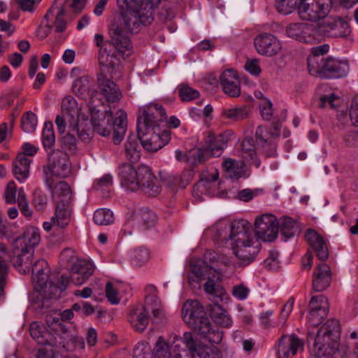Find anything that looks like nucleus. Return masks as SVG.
Returning a JSON list of instances; mask_svg holds the SVG:
<instances>
[{"mask_svg": "<svg viewBox=\"0 0 358 358\" xmlns=\"http://www.w3.org/2000/svg\"><path fill=\"white\" fill-rule=\"evenodd\" d=\"M71 162L68 153L55 149L48 154V163L43 166L45 182L55 199V216L52 222L64 228L69 223L72 210V192L65 181L55 182L53 177L65 178L71 173Z\"/></svg>", "mask_w": 358, "mask_h": 358, "instance_id": "1", "label": "nucleus"}, {"mask_svg": "<svg viewBox=\"0 0 358 358\" xmlns=\"http://www.w3.org/2000/svg\"><path fill=\"white\" fill-rule=\"evenodd\" d=\"M231 245L234 254L243 266L251 263L260 250V243L254 234L251 224L245 220L231 222Z\"/></svg>", "mask_w": 358, "mask_h": 358, "instance_id": "2", "label": "nucleus"}, {"mask_svg": "<svg viewBox=\"0 0 358 358\" xmlns=\"http://www.w3.org/2000/svg\"><path fill=\"white\" fill-rule=\"evenodd\" d=\"M161 1L117 0L125 28L131 33H138L142 25L150 24Z\"/></svg>", "mask_w": 358, "mask_h": 358, "instance_id": "3", "label": "nucleus"}, {"mask_svg": "<svg viewBox=\"0 0 358 358\" xmlns=\"http://www.w3.org/2000/svg\"><path fill=\"white\" fill-rule=\"evenodd\" d=\"M89 122L99 135L108 136L113 129V142L117 145L123 140L127 127V113H85Z\"/></svg>", "mask_w": 358, "mask_h": 358, "instance_id": "4", "label": "nucleus"}, {"mask_svg": "<svg viewBox=\"0 0 358 358\" xmlns=\"http://www.w3.org/2000/svg\"><path fill=\"white\" fill-rule=\"evenodd\" d=\"M315 327H318L315 336V357H324L340 346L341 328L339 321L329 319L326 321H315Z\"/></svg>", "mask_w": 358, "mask_h": 358, "instance_id": "5", "label": "nucleus"}, {"mask_svg": "<svg viewBox=\"0 0 358 358\" xmlns=\"http://www.w3.org/2000/svg\"><path fill=\"white\" fill-rule=\"evenodd\" d=\"M262 117L264 120L271 122L273 131L269 133L262 126L257 127L255 133L257 151L262 152L266 157H273L277 148L275 138L280 135V128L285 115L282 113H262Z\"/></svg>", "mask_w": 358, "mask_h": 358, "instance_id": "6", "label": "nucleus"}, {"mask_svg": "<svg viewBox=\"0 0 358 358\" xmlns=\"http://www.w3.org/2000/svg\"><path fill=\"white\" fill-rule=\"evenodd\" d=\"M190 273L191 275L188 276L189 283L207 280L203 288L208 294L219 296L222 294V289L215 285V282L220 279L219 273L205 261L192 259L190 262Z\"/></svg>", "mask_w": 358, "mask_h": 358, "instance_id": "7", "label": "nucleus"}, {"mask_svg": "<svg viewBox=\"0 0 358 358\" xmlns=\"http://www.w3.org/2000/svg\"><path fill=\"white\" fill-rule=\"evenodd\" d=\"M182 317L183 321L199 334H206L210 330V321L198 300H188L184 303Z\"/></svg>", "mask_w": 358, "mask_h": 358, "instance_id": "8", "label": "nucleus"}, {"mask_svg": "<svg viewBox=\"0 0 358 358\" xmlns=\"http://www.w3.org/2000/svg\"><path fill=\"white\" fill-rule=\"evenodd\" d=\"M58 311H53L45 315L48 327L57 334L62 341L59 345L66 351L73 350L76 347L84 348V341L82 337L76 336L69 330V327L63 323Z\"/></svg>", "mask_w": 358, "mask_h": 358, "instance_id": "9", "label": "nucleus"}, {"mask_svg": "<svg viewBox=\"0 0 358 358\" xmlns=\"http://www.w3.org/2000/svg\"><path fill=\"white\" fill-rule=\"evenodd\" d=\"M315 73L322 79H336L345 77L350 71L348 60H340L332 57L317 58Z\"/></svg>", "mask_w": 358, "mask_h": 358, "instance_id": "10", "label": "nucleus"}, {"mask_svg": "<svg viewBox=\"0 0 358 358\" xmlns=\"http://www.w3.org/2000/svg\"><path fill=\"white\" fill-rule=\"evenodd\" d=\"M73 92L83 99H90V112H100L98 108L102 105V99L97 97L101 94L96 90V84L93 78L83 76L74 80L72 85Z\"/></svg>", "mask_w": 358, "mask_h": 358, "instance_id": "11", "label": "nucleus"}, {"mask_svg": "<svg viewBox=\"0 0 358 358\" xmlns=\"http://www.w3.org/2000/svg\"><path fill=\"white\" fill-rule=\"evenodd\" d=\"M110 40L103 43V36L96 34L94 41L96 45L99 47L106 48L107 44L112 45L122 55L127 51H131V44L129 37L122 27V25L113 21L108 29Z\"/></svg>", "mask_w": 358, "mask_h": 358, "instance_id": "12", "label": "nucleus"}, {"mask_svg": "<svg viewBox=\"0 0 358 358\" xmlns=\"http://www.w3.org/2000/svg\"><path fill=\"white\" fill-rule=\"evenodd\" d=\"M278 232V221L272 214H264L255 220L254 234L257 241L271 242Z\"/></svg>", "mask_w": 358, "mask_h": 358, "instance_id": "13", "label": "nucleus"}, {"mask_svg": "<svg viewBox=\"0 0 358 358\" xmlns=\"http://www.w3.org/2000/svg\"><path fill=\"white\" fill-rule=\"evenodd\" d=\"M138 139L148 152H157L170 141V134L166 131H137Z\"/></svg>", "mask_w": 358, "mask_h": 358, "instance_id": "14", "label": "nucleus"}, {"mask_svg": "<svg viewBox=\"0 0 358 358\" xmlns=\"http://www.w3.org/2000/svg\"><path fill=\"white\" fill-rule=\"evenodd\" d=\"M138 189L145 194L155 196L161 192V186L157 178L154 176L150 168L146 165L138 166Z\"/></svg>", "mask_w": 358, "mask_h": 358, "instance_id": "15", "label": "nucleus"}, {"mask_svg": "<svg viewBox=\"0 0 358 358\" xmlns=\"http://www.w3.org/2000/svg\"><path fill=\"white\" fill-rule=\"evenodd\" d=\"M166 125V113H140L137 118V131H164Z\"/></svg>", "mask_w": 358, "mask_h": 358, "instance_id": "16", "label": "nucleus"}, {"mask_svg": "<svg viewBox=\"0 0 358 358\" xmlns=\"http://www.w3.org/2000/svg\"><path fill=\"white\" fill-rule=\"evenodd\" d=\"M254 44L259 54L267 57L278 54L282 48L280 41L273 34L267 33L257 35Z\"/></svg>", "mask_w": 358, "mask_h": 358, "instance_id": "17", "label": "nucleus"}, {"mask_svg": "<svg viewBox=\"0 0 358 358\" xmlns=\"http://www.w3.org/2000/svg\"><path fill=\"white\" fill-rule=\"evenodd\" d=\"M303 343L295 334H283L277 343V355L278 358H289L295 355L298 350L303 348Z\"/></svg>", "mask_w": 358, "mask_h": 358, "instance_id": "18", "label": "nucleus"}, {"mask_svg": "<svg viewBox=\"0 0 358 358\" xmlns=\"http://www.w3.org/2000/svg\"><path fill=\"white\" fill-rule=\"evenodd\" d=\"M87 120L88 117L85 118V113H62L57 116L55 124L58 132L64 134L67 124L73 131V129H78L79 126L83 127V123L87 126Z\"/></svg>", "mask_w": 358, "mask_h": 358, "instance_id": "19", "label": "nucleus"}, {"mask_svg": "<svg viewBox=\"0 0 358 358\" xmlns=\"http://www.w3.org/2000/svg\"><path fill=\"white\" fill-rule=\"evenodd\" d=\"M93 272L94 268L90 262L78 259L71 268V281L76 285H80L92 275Z\"/></svg>", "mask_w": 358, "mask_h": 358, "instance_id": "20", "label": "nucleus"}, {"mask_svg": "<svg viewBox=\"0 0 358 358\" xmlns=\"http://www.w3.org/2000/svg\"><path fill=\"white\" fill-rule=\"evenodd\" d=\"M220 84L225 94L231 97H237L241 94L240 80L236 72L227 69L220 77Z\"/></svg>", "mask_w": 358, "mask_h": 358, "instance_id": "21", "label": "nucleus"}, {"mask_svg": "<svg viewBox=\"0 0 358 358\" xmlns=\"http://www.w3.org/2000/svg\"><path fill=\"white\" fill-rule=\"evenodd\" d=\"M113 76H97L98 83L108 103H114L118 101L122 97V92L118 86L112 80Z\"/></svg>", "mask_w": 358, "mask_h": 358, "instance_id": "22", "label": "nucleus"}, {"mask_svg": "<svg viewBox=\"0 0 358 358\" xmlns=\"http://www.w3.org/2000/svg\"><path fill=\"white\" fill-rule=\"evenodd\" d=\"M119 176L122 186L131 192L138 189V168L134 169L133 165L129 163L122 164L119 167Z\"/></svg>", "mask_w": 358, "mask_h": 358, "instance_id": "23", "label": "nucleus"}, {"mask_svg": "<svg viewBox=\"0 0 358 358\" xmlns=\"http://www.w3.org/2000/svg\"><path fill=\"white\" fill-rule=\"evenodd\" d=\"M40 241L41 234L39 229L35 227H29L21 236L15 238L13 246L14 248L22 247L34 251L35 247L39 244Z\"/></svg>", "mask_w": 358, "mask_h": 358, "instance_id": "24", "label": "nucleus"}, {"mask_svg": "<svg viewBox=\"0 0 358 358\" xmlns=\"http://www.w3.org/2000/svg\"><path fill=\"white\" fill-rule=\"evenodd\" d=\"M99 63L100 66V73L98 76H109L112 77L116 72L118 66V60L116 57L108 52L107 48L101 47L99 53Z\"/></svg>", "mask_w": 358, "mask_h": 358, "instance_id": "25", "label": "nucleus"}, {"mask_svg": "<svg viewBox=\"0 0 358 358\" xmlns=\"http://www.w3.org/2000/svg\"><path fill=\"white\" fill-rule=\"evenodd\" d=\"M20 250V252L11 259L13 266L20 273H27L31 271L33 262L34 251L31 249H26L22 247L15 248Z\"/></svg>", "mask_w": 358, "mask_h": 358, "instance_id": "26", "label": "nucleus"}, {"mask_svg": "<svg viewBox=\"0 0 358 358\" xmlns=\"http://www.w3.org/2000/svg\"><path fill=\"white\" fill-rule=\"evenodd\" d=\"M331 281V271L327 264L322 263L317 265L315 271V292H322L326 289Z\"/></svg>", "mask_w": 358, "mask_h": 358, "instance_id": "27", "label": "nucleus"}, {"mask_svg": "<svg viewBox=\"0 0 358 358\" xmlns=\"http://www.w3.org/2000/svg\"><path fill=\"white\" fill-rule=\"evenodd\" d=\"M33 281L40 287L46 286L49 278L50 268L44 259L36 260L31 266Z\"/></svg>", "mask_w": 358, "mask_h": 358, "instance_id": "28", "label": "nucleus"}, {"mask_svg": "<svg viewBox=\"0 0 358 358\" xmlns=\"http://www.w3.org/2000/svg\"><path fill=\"white\" fill-rule=\"evenodd\" d=\"M149 312L143 307L136 308L131 310L129 321L132 327L138 332L143 331L149 323Z\"/></svg>", "mask_w": 358, "mask_h": 358, "instance_id": "29", "label": "nucleus"}, {"mask_svg": "<svg viewBox=\"0 0 358 358\" xmlns=\"http://www.w3.org/2000/svg\"><path fill=\"white\" fill-rule=\"evenodd\" d=\"M227 139L225 136L220 134L215 136L212 133H209L205 139V148L210 156L219 157L222 150L227 147Z\"/></svg>", "mask_w": 358, "mask_h": 358, "instance_id": "30", "label": "nucleus"}, {"mask_svg": "<svg viewBox=\"0 0 358 358\" xmlns=\"http://www.w3.org/2000/svg\"><path fill=\"white\" fill-rule=\"evenodd\" d=\"M31 160L24 155L18 154L13 162V172L15 178L22 181L29 175V165Z\"/></svg>", "mask_w": 358, "mask_h": 358, "instance_id": "31", "label": "nucleus"}, {"mask_svg": "<svg viewBox=\"0 0 358 358\" xmlns=\"http://www.w3.org/2000/svg\"><path fill=\"white\" fill-rule=\"evenodd\" d=\"M278 228L285 241L300 232L299 223L289 217L280 218L278 222Z\"/></svg>", "mask_w": 358, "mask_h": 358, "instance_id": "32", "label": "nucleus"}, {"mask_svg": "<svg viewBox=\"0 0 358 358\" xmlns=\"http://www.w3.org/2000/svg\"><path fill=\"white\" fill-rule=\"evenodd\" d=\"M170 343L163 336H159L153 348L154 358H181L180 352L171 354Z\"/></svg>", "mask_w": 358, "mask_h": 358, "instance_id": "33", "label": "nucleus"}, {"mask_svg": "<svg viewBox=\"0 0 358 358\" xmlns=\"http://www.w3.org/2000/svg\"><path fill=\"white\" fill-rule=\"evenodd\" d=\"M29 332L31 336L40 345H50L52 335L50 332L41 326L36 322L30 324Z\"/></svg>", "mask_w": 358, "mask_h": 358, "instance_id": "34", "label": "nucleus"}, {"mask_svg": "<svg viewBox=\"0 0 358 358\" xmlns=\"http://www.w3.org/2000/svg\"><path fill=\"white\" fill-rule=\"evenodd\" d=\"M350 33L351 29L347 21L341 17L333 16L329 37H345Z\"/></svg>", "mask_w": 358, "mask_h": 358, "instance_id": "35", "label": "nucleus"}, {"mask_svg": "<svg viewBox=\"0 0 358 358\" xmlns=\"http://www.w3.org/2000/svg\"><path fill=\"white\" fill-rule=\"evenodd\" d=\"M138 141L136 135L130 134L124 145L126 157L132 163L138 162L141 157Z\"/></svg>", "mask_w": 358, "mask_h": 358, "instance_id": "36", "label": "nucleus"}, {"mask_svg": "<svg viewBox=\"0 0 358 358\" xmlns=\"http://www.w3.org/2000/svg\"><path fill=\"white\" fill-rule=\"evenodd\" d=\"M210 317L218 325L223 327H229L232 320L226 310L217 303L210 308Z\"/></svg>", "mask_w": 358, "mask_h": 358, "instance_id": "37", "label": "nucleus"}, {"mask_svg": "<svg viewBox=\"0 0 358 358\" xmlns=\"http://www.w3.org/2000/svg\"><path fill=\"white\" fill-rule=\"evenodd\" d=\"M333 16L316 19L315 15V39L317 37H329Z\"/></svg>", "mask_w": 358, "mask_h": 358, "instance_id": "38", "label": "nucleus"}, {"mask_svg": "<svg viewBox=\"0 0 358 358\" xmlns=\"http://www.w3.org/2000/svg\"><path fill=\"white\" fill-rule=\"evenodd\" d=\"M329 313V303L327 298L319 294L315 296V321L320 320V323L322 320H325Z\"/></svg>", "mask_w": 358, "mask_h": 358, "instance_id": "39", "label": "nucleus"}, {"mask_svg": "<svg viewBox=\"0 0 358 358\" xmlns=\"http://www.w3.org/2000/svg\"><path fill=\"white\" fill-rule=\"evenodd\" d=\"M156 220L155 213L148 208L140 210L137 215L138 224L142 230H146L153 227Z\"/></svg>", "mask_w": 358, "mask_h": 358, "instance_id": "40", "label": "nucleus"}, {"mask_svg": "<svg viewBox=\"0 0 358 358\" xmlns=\"http://www.w3.org/2000/svg\"><path fill=\"white\" fill-rule=\"evenodd\" d=\"M8 252L4 243H0V299L4 296V287L7 285L8 266L3 258V255Z\"/></svg>", "mask_w": 358, "mask_h": 358, "instance_id": "41", "label": "nucleus"}, {"mask_svg": "<svg viewBox=\"0 0 358 358\" xmlns=\"http://www.w3.org/2000/svg\"><path fill=\"white\" fill-rule=\"evenodd\" d=\"M53 16L50 18H54V21L51 23L52 28H55V31L57 33H62L66 29V21L64 19V16L66 14L65 6L63 5L61 7H55Z\"/></svg>", "mask_w": 358, "mask_h": 358, "instance_id": "42", "label": "nucleus"}, {"mask_svg": "<svg viewBox=\"0 0 358 358\" xmlns=\"http://www.w3.org/2000/svg\"><path fill=\"white\" fill-rule=\"evenodd\" d=\"M315 254L321 261H325L329 256V252L326 240L315 231Z\"/></svg>", "mask_w": 358, "mask_h": 358, "instance_id": "43", "label": "nucleus"}, {"mask_svg": "<svg viewBox=\"0 0 358 358\" xmlns=\"http://www.w3.org/2000/svg\"><path fill=\"white\" fill-rule=\"evenodd\" d=\"M55 6H52L45 15H44L41 24L38 27L37 29V35L41 38L43 39L46 38L50 33L52 29V24L50 22V19L51 16H53V13L55 12Z\"/></svg>", "mask_w": 358, "mask_h": 358, "instance_id": "44", "label": "nucleus"}, {"mask_svg": "<svg viewBox=\"0 0 358 358\" xmlns=\"http://www.w3.org/2000/svg\"><path fill=\"white\" fill-rule=\"evenodd\" d=\"M60 150L63 152L74 155L77 150V143L75 136L69 133L62 135L58 141Z\"/></svg>", "mask_w": 358, "mask_h": 358, "instance_id": "45", "label": "nucleus"}, {"mask_svg": "<svg viewBox=\"0 0 358 358\" xmlns=\"http://www.w3.org/2000/svg\"><path fill=\"white\" fill-rule=\"evenodd\" d=\"M312 0H300L298 2L296 10L299 17L304 21H313V8L311 7Z\"/></svg>", "mask_w": 358, "mask_h": 358, "instance_id": "46", "label": "nucleus"}, {"mask_svg": "<svg viewBox=\"0 0 358 358\" xmlns=\"http://www.w3.org/2000/svg\"><path fill=\"white\" fill-rule=\"evenodd\" d=\"M241 150L243 157L246 160L254 159L257 155V143L255 145L252 138L246 137L242 141Z\"/></svg>", "mask_w": 358, "mask_h": 358, "instance_id": "47", "label": "nucleus"}, {"mask_svg": "<svg viewBox=\"0 0 358 358\" xmlns=\"http://www.w3.org/2000/svg\"><path fill=\"white\" fill-rule=\"evenodd\" d=\"M93 220L98 225H108L114 222V216L110 210L101 208L94 212Z\"/></svg>", "mask_w": 358, "mask_h": 358, "instance_id": "48", "label": "nucleus"}, {"mask_svg": "<svg viewBox=\"0 0 358 358\" xmlns=\"http://www.w3.org/2000/svg\"><path fill=\"white\" fill-rule=\"evenodd\" d=\"M332 8V0H315L316 19L329 17Z\"/></svg>", "mask_w": 358, "mask_h": 358, "instance_id": "49", "label": "nucleus"}, {"mask_svg": "<svg viewBox=\"0 0 358 358\" xmlns=\"http://www.w3.org/2000/svg\"><path fill=\"white\" fill-rule=\"evenodd\" d=\"M70 280L71 279L68 276L62 275L60 278V285H57L54 282H50L49 287L45 292L48 293L50 298H56L57 296H59L62 292L66 289Z\"/></svg>", "mask_w": 358, "mask_h": 358, "instance_id": "50", "label": "nucleus"}, {"mask_svg": "<svg viewBox=\"0 0 358 358\" xmlns=\"http://www.w3.org/2000/svg\"><path fill=\"white\" fill-rule=\"evenodd\" d=\"M38 123L36 113H24L21 117L20 127L27 133H31L35 131Z\"/></svg>", "mask_w": 358, "mask_h": 358, "instance_id": "51", "label": "nucleus"}, {"mask_svg": "<svg viewBox=\"0 0 358 358\" xmlns=\"http://www.w3.org/2000/svg\"><path fill=\"white\" fill-rule=\"evenodd\" d=\"M342 99L334 94L320 98V108L337 110L342 103Z\"/></svg>", "mask_w": 358, "mask_h": 358, "instance_id": "52", "label": "nucleus"}, {"mask_svg": "<svg viewBox=\"0 0 358 358\" xmlns=\"http://www.w3.org/2000/svg\"><path fill=\"white\" fill-rule=\"evenodd\" d=\"M215 234L217 238L221 240H229L231 236V222L220 221L215 226Z\"/></svg>", "mask_w": 358, "mask_h": 358, "instance_id": "53", "label": "nucleus"}, {"mask_svg": "<svg viewBox=\"0 0 358 358\" xmlns=\"http://www.w3.org/2000/svg\"><path fill=\"white\" fill-rule=\"evenodd\" d=\"M149 252L145 248H138L133 251L131 260L134 266H139L148 262Z\"/></svg>", "mask_w": 358, "mask_h": 358, "instance_id": "54", "label": "nucleus"}, {"mask_svg": "<svg viewBox=\"0 0 358 358\" xmlns=\"http://www.w3.org/2000/svg\"><path fill=\"white\" fill-rule=\"evenodd\" d=\"M42 142L44 148L46 150L52 148L55 145V136L52 126L48 127L47 124L45 125L42 134Z\"/></svg>", "mask_w": 358, "mask_h": 358, "instance_id": "55", "label": "nucleus"}, {"mask_svg": "<svg viewBox=\"0 0 358 358\" xmlns=\"http://www.w3.org/2000/svg\"><path fill=\"white\" fill-rule=\"evenodd\" d=\"M294 303V299L291 297L287 300L281 309L278 319V322L281 324V327H285L286 326L287 320L292 311Z\"/></svg>", "mask_w": 358, "mask_h": 358, "instance_id": "56", "label": "nucleus"}, {"mask_svg": "<svg viewBox=\"0 0 358 358\" xmlns=\"http://www.w3.org/2000/svg\"><path fill=\"white\" fill-rule=\"evenodd\" d=\"M61 108L62 112H79L81 110L75 98L71 95L66 96L63 99Z\"/></svg>", "mask_w": 358, "mask_h": 358, "instance_id": "57", "label": "nucleus"}, {"mask_svg": "<svg viewBox=\"0 0 358 358\" xmlns=\"http://www.w3.org/2000/svg\"><path fill=\"white\" fill-rule=\"evenodd\" d=\"M313 25L306 23H301L300 31L299 41L312 44L313 42Z\"/></svg>", "mask_w": 358, "mask_h": 358, "instance_id": "58", "label": "nucleus"}, {"mask_svg": "<svg viewBox=\"0 0 358 358\" xmlns=\"http://www.w3.org/2000/svg\"><path fill=\"white\" fill-rule=\"evenodd\" d=\"M33 203L38 211L45 210L48 204V196L41 189H36L34 193Z\"/></svg>", "mask_w": 358, "mask_h": 358, "instance_id": "59", "label": "nucleus"}, {"mask_svg": "<svg viewBox=\"0 0 358 358\" xmlns=\"http://www.w3.org/2000/svg\"><path fill=\"white\" fill-rule=\"evenodd\" d=\"M178 92L180 99L183 101H192L196 99L199 95L198 91L185 85H181L178 90Z\"/></svg>", "mask_w": 358, "mask_h": 358, "instance_id": "60", "label": "nucleus"}, {"mask_svg": "<svg viewBox=\"0 0 358 358\" xmlns=\"http://www.w3.org/2000/svg\"><path fill=\"white\" fill-rule=\"evenodd\" d=\"M182 339L183 343L191 353V358H194L196 354L199 356V354L197 352L196 343L193 338L192 333H184Z\"/></svg>", "mask_w": 358, "mask_h": 358, "instance_id": "61", "label": "nucleus"}, {"mask_svg": "<svg viewBox=\"0 0 358 358\" xmlns=\"http://www.w3.org/2000/svg\"><path fill=\"white\" fill-rule=\"evenodd\" d=\"M279 253L276 250H271L268 257L264 260L265 266L269 270H275L278 268Z\"/></svg>", "mask_w": 358, "mask_h": 358, "instance_id": "62", "label": "nucleus"}, {"mask_svg": "<svg viewBox=\"0 0 358 358\" xmlns=\"http://www.w3.org/2000/svg\"><path fill=\"white\" fill-rule=\"evenodd\" d=\"M16 185L14 181H10L6 186L5 191V200L7 203H15L16 202Z\"/></svg>", "mask_w": 358, "mask_h": 358, "instance_id": "63", "label": "nucleus"}, {"mask_svg": "<svg viewBox=\"0 0 358 358\" xmlns=\"http://www.w3.org/2000/svg\"><path fill=\"white\" fill-rule=\"evenodd\" d=\"M106 296L111 303L117 304L120 301L117 297V291L114 288L113 284L108 282L106 285Z\"/></svg>", "mask_w": 358, "mask_h": 358, "instance_id": "64", "label": "nucleus"}]
</instances>
